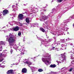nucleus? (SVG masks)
<instances>
[{"instance_id":"1","label":"nucleus","mask_w":74,"mask_h":74,"mask_svg":"<svg viewBox=\"0 0 74 74\" xmlns=\"http://www.w3.org/2000/svg\"><path fill=\"white\" fill-rule=\"evenodd\" d=\"M9 36L10 38H8V41L10 45H12L14 41H15V40L14 39V38L12 36V34L10 33Z\"/></svg>"},{"instance_id":"2","label":"nucleus","mask_w":74,"mask_h":74,"mask_svg":"<svg viewBox=\"0 0 74 74\" xmlns=\"http://www.w3.org/2000/svg\"><path fill=\"white\" fill-rule=\"evenodd\" d=\"M61 56H62L61 57V58L60 59V60L62 62H64L66 61V56L64 54H61Z\"/></svg>"},{"instance_id":"3","label":"nucleus","mask_w":74,"mask_h":74,"mask_svg":"<svg viewBox=\"0 0 74 74\" xmlns=\"http://www.w3.org/2000/svg\"><path fill=\"white\" fill-rule=\"evenodd\" d=\"M18 18L20 20H22L23 19V15L22 14H19L18 16Z\"/></svg>"},{"instance_id":"4","label":"nucleus","mask_w":74,"mask_h":74,"mask_svg":"<svg viewBox=\"0 0 74 74\" xmlns=\"http://www.w3.org/2000/svg\"><path fill=\"white\" fill-rule=\"evenodd\" d=\"M8 14V10H4L3 11V15H7Z\"/></svg>"},{"instance_id":"5","label":"nucleus","mask_w":74,"mask_h":74,"mask_svg":"<svg viewBox=\"0 0 74 74\" xmlns=\"http://www.w3.org/2000/svg\"><path fill=\"white\" fill-rule=\"evenodd\" d=\"M49 60V58H45L44 60H42L43 62L45 63L47 62V63H49V61H48Z\"/></svg>"},{"instance_id":"6","label":"nucleus","mask_w":74,"mask_h":74,"mask_svg":"<svg viewBox=\"0 0 74 74\" xmlns=\"http://www.w3.org/2000/svg\"><path fill=\"white\" fill-rule=\"evenodd\" d=\"M21 71L22 73H27V69L26 68H24L22 69Z\"/></svg>"},{"instance_id":"7","label":"nucleus","mask_w":74,"mask_h":74,"mask_svg":"<svg viewBox=\"0 0 74 74\" xmlns=\"http://www.w3.org/2000/svg\"><path fill=\"white\" fill-rule=\"evenodd\" d=\"M13 29L14 30V31L16 32L19 30V27L17 26L14 27Z\"/></svg>"},{"instance_id":"8","label":"nucleus","mask_w":74,"mask_h":74,"mask_svg":"<svg viewBox=\"0 0 74 74\" xmlns=\"http://www.w3.org/2000/svg\"><path fill=\"white\" fill-rule=\"evenodd\" d=\"M13 73V70H10L8 71L7 72V74H12Z\"/></svg>"},{"instance_id":"9","label":"nucleus","mask_w":74,"mask_h":74,"mask_svg":"<svg viewBox=\"0 0 74 74\" xmlns=\"http://www.w3.org/2000/svg\"><path fill=\"white\" fill-rule=\"evenodd\" d=\"M42 18L43 20H47V19H48V17L46 16H42Z\"/></svg>"},{"instance_id":"10","label":"nucleus","mask_w":74,"mask_h":74,"mask_svg":"<svg viewBox=\"0 0 74 74\" xmlns=\"http://www.w3.org/2000/svg\"><path fill=\"white\" fill-rule=\"evenodd\" d=\"M5 51H6V50H4L2 53H1L0 56V57H1V58H3V56L4 55V54L5 52Z\"/></svg>"},{"instance_id":"11","label":"nucleus","mask_w":74,"mask_h":74,"mask_svg":"<svg viewBox=\"0 0 74 74\" xmlns=\"http://www.w3.org/2000/svg\"><path fill=\"white\" fill-rule=\"evenodd\" d=\"M25 64H27L28 65H31L32 64V62L30 61H26L24 62Z\"/></svg>"},{"instance_id":"12","label":"nucleus","mask_w":74,"mask_h":74,"mask_svg":"<svg viewBox=\"0 0 74 74\" xmlns=\"http://www.w3.org/2000/svg\"><path fill=\"white\" fill-rule=\"evenodd\" d=\"M25 21L27 23H29L30 22V20H29V18H26L25 19Z\"/></svg>"},{"instance_id":"13","label":"nucleus","mask_w":74,"mask_h":74,"mask_svg":"<svg viewBox=\"0 0 74 74\" xmlns=\"http://www.w3.org/2000/svg\"><path fill=\"white\" fill-rule=\"evenodd\" d=\"M55 67H56V65L55 64L51 65L50 66V67H51V68H55Z\"/></svg>"},{"instance_id":"14","label":"nucleus","mask_w":74,"mask_h":74,"mask_svg":"<svg viewBox=\"0 0 74 74\" xmlns=\"http://www.w3.org/2000/svg\"><path fill=\"white\" fill-rule=\"evenodd\" d=\"M40 30L42 32H45V29L43 28H40Z\"/></svg>"},{"instance_id":"15","label":"nucleus","mask_w":74,"mask_h":74,"mask_svg":"<svg viewBox=\"0 0 74 74\" xmlns=\"http://www.w3.org/2000/svg\"><path fill=\"white\" fill-rule=\"evenodd\" d=\"M42 71H43V70L42 69H39L38 70L39 72H42Z\"/></svg>"},{"instance_id":"16","label":"nucleus","mask_w":74,"mask_h":74,"mask_svg":"<svg viewBox=\"0 0 74 74\" xmlns=\"http://www.w3.org/2000/svg\"><path fill=\"white\" fill-rule=\"evenodd\" d=\"M2 46H0V51H2Z\"/></svg>"},{"instance_id":"17","label":"nucleus","mask_w":74,"mask_h":74,"mask_svg":"<svg viewBox=\"0 0 74 74\" xmlns=\"http://www.w3.org/2000/svg\"><path fill=\"white\" fill-rule=\"evenodd\" d=\"M21 35V32H19L18 34V35L19 36H20Z\"/></svg>"},{"instance_id":"18","label":"nucleus","mask_w":74,"mask_h":74,"mask_svg":"<svg viewBox=\"0 0 74 74\" xmlns=\"http://www.w3.org/2000/svg\"><path fill=\"white\" fill-rule=\"evenodd\" d=\"M73 68H71L69 70V71H71L73 70Z\"/></svg>"},{"instance_id":"19","label":"nucleus","mask_w":74,"mask_h":74,"mask_svg":"<svg viewBox=\"0 0 74 74\" xmlns=\"http://www.w3.org/2000/svg\"><path fill=\"white\" fill-rule=\"evenodd\" d=\"M71 64H74V60H73L71 62Z\"/></svg>"},{"instance_id":"20","label":"nucleus","mask_w":74,"mask_h":74,"mask_svg":"<svg viewBox=\"0 0 74 74\" xmlns=\"http://www.w3.org/2000/svg\"><path fill=\"white\" fill-rule=\"evenodd\" d=\"M19 24L20 25V26H22V25H23V23H19Z\"/></svg>"},{"instance_id":"21","label":"nucleus","mask_w":74,"mask_h":74,"mask_svg":"<svg viewBox=\"0 0 74 74\" xmlns=\"http://www.w3.org/2000/svg\"><path fill=\"white\" fill-rule=\"evenodd\" d=\"M1 45H3V44H4V43H3V42H1Z\"/></svg>"},{"instance_id":"22","label":"nucleus","mask_w":74,"mask_h":74,"mask_svg":"<svg viewBox=\"0 0 74 74\" xmlns=\"http://www.w3.org/2000/svg\"><path fill=\"white\" fill-rule=\"evenodd\" d=\"M48 4H46L45 5V7H48Z\"/></svg>"},{"instance_id":"23","label":"nucleus","mask_w":74,"mask_h":74,"mask_svg":"<svg viewBox=\"0 0 74 74\" xmlns=\"http://www.w3.org/2000/svg\"><path fill=\"white\" fill-rule=\"evenodd\" d=\"M44 25H45V26H47V23H45Z\"/></svg>"},{"instance_id":"24","label":"nucleus","mask_w":74,"mask_h":74,"mask_svg":"<svg viewBox=\"0 0 74 74\" xmlns=\"http://www.w3.org/2000/svg\"><path fill=\"white\" fill-rule=\"evenodd\" d=\"M3 60V59L0 60V62H1Z\"/></svg>"},{"instance_id":"25","label":"nucleus","mask_w":74,"mask_h":74,"mask_svg":"<svg viewBox=\"0 0 74 74\" xmlns=\"http://www.w3.org/2000/svg\"><path fill=\"white\" fill-rule=\"evenodd\" d=\"M28 65V66L29 67H30V65Z\"/></svg>"},{"instance_id":"26","label":"nucleus","mask_w":74,"mask_h":74,"mask_svg":"<svg viewBox=\"0 0 74 74\" xmlns=\"http://www.w3.org/2000/svg\"><path fill=\"white\" fill-rule=\"evenodd\" d=\"M21 54H22V55H24V53L23 52L21 53Z\"/></svg>"},{"instance_id":"27","label":"nucleus","mask_w":74,"mask_h":74,"mask_svg":"<svg viewBox=\"0 0 74 74\" xmlns=\"http://www.w3.org/2000/svg\"><path fill=\"white\" fill-rule=\"evenodd\" d=\"M46 10H43V11H46Z\"/></svg>"},{"instance_id":"28","label":"nucleus","mask_w":74,"mask_h":74,"mask_svg":"<svg viewBox=\"0 0 74 74\" xmlns=\"http://www.w3.org/2000/svg\"><path fill=\"white\" fill-rule=\"evenodd\" d=\"M1 13H0V16H1Z\"/></svg>"},{"instance_id":"29","label":"nucleus","mask_w":74,"mask_h":74,"mask_svg":"<svg viewBox=\"0 0 74 74\" xmlns=\"http://www.w3.org/2000/svg\"><path fill=\"white\" fill-rule=\"evenodd\" d=\"M51 73H54V72H52V71H51Z\"/></svg>"},{"instance_id":"30","label":"nucleus","mask_w":74,"mask_h":74,"mask_svg":"<svg viewBox=\"0 0 74 74\" xmlns=\"http://www.w3.org/2000/svg\"><path fill=\"white\" fill-rule=\"evenodd\" d=\"M53 49L55 48V47H53Z\"/></svg>"},{"instance_id":"31","label":"nucleus","mask_w":74,"mask_h":74,"mask_svg":"<svg viewBox=\"0 0 74 74\" xmlns=\"http://www.w3.org/2000/svg\"><path fill=\"white\" fill-rule=\"evenodd\" d=\"M46 58H48V57H49V56H46Z\"/></svg>"},{"instance_id":"32","label":"nucleus","mask_w":74,"mask_h":74,"mask_svg":"<svg viewBox=\"0 0 74 74\" xmlns=\"http://www.w3.org/2000/svg\"><path fill=\"white\" fill-rule=\"evenodd\" d=\"M73 27H74V23L73 24Z\"/></svg>"},{"instance_id":"33","label":"nucleus","mask_w":74,"mask_h":74,"mask_svg":"<svg viewBox=\"0 0 74 74\" xmlns=\"http://www.w3.org/2000/svg\"><path fill=\"white\" fill-rule=\"evenodd\" d=\"M60 62V63H61V62Z\"/></svg>"},{"instance_id":"34","label":"nucleus","mask_w":74,"mask_h":74,"mask_svg":"<svg viewBox=\"0 0 74 74\" xmlns=\"http://www.w3.org/2000/svg\"><path fill=\"white\" fill-rule=\"evenodd\" d=\"M7 38H6L7 40Z\"/></svg>"},{"instance_id":"35","label":"nucleus","mask_w":74,"mask_h":74,"mask_svg":"<svg viewBox=\"0 0 74 74\" xmlns=\"http://www.w3.org/2000/svg\"><path fill=\"white\" fill-rule=\"evenodd\" d=\"M65 1H66V0H65Z\"/></svg>"},{"instance_id":"36","label":"nucleus","mask_w":74,"mask_h":74,"mask_svg":"<svg viewBox=\"0 0 74 74\" xmlns=\"http://www.w3.org/2000/svg\"><path fill=\"white\" fill-rule=\"evenodd\" d=\"M0 1H1V0H0Z\"/></svg>"}]
</instances>
